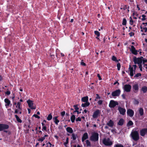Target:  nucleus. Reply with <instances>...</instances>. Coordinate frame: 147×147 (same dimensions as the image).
I'll use <instances>...</instances> for the list:
<instances>
[{"label":"nucleus","instance_id":"nucleus-4","mask_svg":"<svg viewBox=\"0 0 147 147\" xmlns=\"http://www.w3.org/2000/svg\"><path fill=\"white\" fill-rule=\"evenodd\" d=\"M98 134L96 132H94L92 134L90 138L91 140L93 141H96L98 140Z\"/></svg>","mask_w":147,"mask_h":147},{"label":"nucleus","instance_id":"nucleus-52","mask_svg":"<svg viewBox=\"0 0 147 147\" xmlns=\"http://www.w3.org/2000/svg\"><path fill=\"white\" fill-rule=\"evenodd\" d=\"M81 118H80V117H78V118L76 119V121H81Z\"/></svg>","mask_w":147,"mask_h":147},{"label":"nucleus","instance_id":"nucleus-49","mask_svg":"<svg viewBox=\"0 0 147 147\" xmlns=\"http://www.w3.org/2000/svg\"><path fill=\"white\" fill-rule=\"evenodd\" d=\"M33 117H34L36 118H37L38 119H39L40 118V117L39 116H38L36 114H34L33 116Z\"/></svg>","mask_w":147,"mask_h":147},{"label":"nucleus","instance_id":"nucleus-32","mask_svg":"<svg viewBox=\"0 0 147 147\" xmlns=\"http://www.w3.org/2000/svg\"><path fill=\"white\" fill-rule=\"evenodd\" d=\"M127 23V20L125 18H123V20L122 24L123 25H125Z\"/></svg>","mask_w":147,"mask_h":147},{"label":"nucleus","instance_id":"nucleus-28","mask_svg":"<svg viewBox=\"0 0 147 147\" xmlns=\"http://www.w3.org/2000/svg\"><path fill=\"white\" fill-rule=\"evenodd\" d=\"M15 117L17 121L19 123H21L22 122V121L21 119L17 115H15Z\"/></svg>","mask_w":147,"mask_h":147},{"label":"nucleus","instance_id":"nucleus-63","mask_svg":"<svg viewBox=\"0 0 147 147\" xmlns=\"http://www.w3.org/2000/svg\"><path fill=\"white\" fill-rule=\"evenodd\" d=\"M142 24L143 25L145 24V26H146L147 25V22H146V23L143 22L142 23Z\"/></svg>","mask_w":147,"mask_h":147},{"label":"nucleus","instance_id":"nucleus-10","mask_svg":"<svg viewBox=\"0 0 147 147\" xmlns=\"http://www.w3.org/2000/svg\"><path fill=\"white\" fill-rule=\"evenodd\" d=\"M120 93V90L119 89H118L112 92V96L113 97L116 96H118L119 95Z\"/></svg>","mask_w":147,"mask_h":147},{"label":"nucleus","instance_id":"nucleus-54","mask_svg":"<svg viewBox=\"0 0 147 147\" xmlns=\"http://www.w3.org/2000/svg\"><path fill=\"white\" fill-rule=\"evenodd\" d=\"M97 76L98 77L99 80H102V78L99 74H97Z\"/></svg>","mask_w":147,"mask_h":147},{"label":"nucleus","instance_id":"nucleus-13","mask_svg":"<svg viewBox=\"0 0 147 147\" xmlns=\"http://www.w3.org/2000/svg\"><path fill=\"white\" fill-rule=\"evenodd\" d=\"M131 48L130 50L131 52L132 53L135 55H137L138 54V51L135 49L133 45L131 46Z\"/></svg>","mask_w":147,"mask_h":147},{"label":"nucleus","instance_id":"nucleus-26","mask_svg":"<svg viewBox=\"0 0 147 147\" xmlns=\"http://www.w3.org/2000/svg\"><path fill=\"white\" fill-rule=\"evenodd\" d=\"M66 130L67 132L70 133H72L73 132L72 129L71 128L69 127H67L66 128Z\"/></svg>","mask_w":147,"mask_h":147},{"label":"nucleus","instance_id":"nucleus-64","mask_svg":"<svg viewBox=\"0 0 147 147\" xmlns=\"http://www.w3.org/2000/svg\"><path fill=\"white\" fill-rule=\"evenodd\" d=\"M137 7L138 9V10H139L140 9L139 7V5H137Z\"/></svg>","mask_w":147,"mask_h":147},{"label":"nucleus","instance_id":"nucleus-7","mask_svg":"<svg viewBox=\"0 0 147 147\" xmlns=\"http://www.w3.org/2000/svg\"><path fill=\"white\" fill-rule=\"evenodd\" d=\"M100 113V111L98 110H97L94 112L92 115V117L94 119L96 118L99 115Z\"/></svg>","mask_w":147,"mask_h":147},{"label":"nucleus","instance_id":"nucleus-53","mask_svg":"<svg viewBox=\"0 0 147 147\" xmlns=\"http://www.w3.org/2000/svg\"><path fill=\"white\" fill-rule=\"evenodd\" d=\"M21 110H19L18 109H16L15 111V113H18L19 111H20Z\"/></svg>","mask_w":147,"mask_h":147},{"label":"nucleus","instance_id":"nucleus-39","mask_svg":"<svg viewBox=\"0 0 147 147\" xmlns=\"http://www.w3.org/2000/svg\"><path fill=\"white\" fill-rule=\"evenodd\" d=\"M143 60H142V62H143V64L144 65L145 64V63H147V59H146L144 58L143 57Z\"/></svg>","mask_w":147,"mask_h":147},{"label":"nucleus","instance_id":"nucleus-50","mask_svg":"<svg viewBox=\"0 0 147 147\" xmlns=\"http://www.w3.org/2000/svg\"><path fill=\"white\" fill-rule=\"evenodd\" d=\"M134 103L135 104H138L139 103V102L137 100H135L134 101Z\"/></svg>","mask_w":147,"mask_h":147},{"label":"nucleus","instance_id":"nucleus-47","mask_svg":"<svg viewBox=\"0 0 147 147\" xmlns=\"http://www.w3.org/2000/svg\"><path fill=\"white\" fill-rule=\"evenodd\" d=\"M130 20L129 21L130 24L131 25H132L133 24V20H132V19L131 18V17H130Z\"/></svg>","mask_w":147,"mask_h":147},{"label":"nucleus","instance_id":"nucleus-41","mask_svg":"<svg viewBox=\"0 0 147 147\" xmlns=\"http://www.w3.org/2000/svg\"><path fill=\"white\" fill-rule=\"evenodd\" d=\"M142 17L143 18H142V20L143 21H144L145 20H146V16L144 15H142Z\"/></svg>","mask_w":147,"mask_h":147},{"label":"nucleus","instance_id":"nucleus-61","mask_svg":"<svg viewBox=\"0 0 147 147\" xmlns=\"http://www.w3.org/2000/svg\"><path fill=\"white\" fill-rule=\"evenodd\" d=\"M129 34L130 35V36H132L134 35V33L132 32H131L129 33Z\"/></svg>","mask_w":147,"mask_h":147},{"label":"nucleus","instance_id":"nucleus-40","mask_svg":"<svg viewBox=\"0 0 147 147\" xmlns=\"http://www.w3.org/2000/svg\"><path fill=\"white\" fill-rule=\"evenodd\" d=\"M117 69L118 70H120V68L121 67V65L119 63H118L117 64Z\"/></svg>","mask_w":147,"mask_h":147},{"label":"nucleus","instance_id":"nucleus-60","mask_svg":"<svg viewBox=\"0 0 147 147\" xmlns=\"http://www.w3.org/2000/svg\"><path fill=\"white\" fill-rule=\"evenodd\" d=\"M10 94V92L9 91H7L6 92V94L7 95H9Z\"/></svg>","mask_w":147,"mask_h":147},{"label":"nucleus","instance_id":"nucleus-59","mask_svg":"<svg viewBox=\"0 0 147 147\" xmlns=\"http://www.w3.org/2000/svg\"><path fill=\"white\" fill-rule=\"evenodd\" d=\"M143 29L145 30L144 31L145 32H147V28L145 27L143 28Z\"/></svg>","mask_w":147,"mask_h":147},{"label":"nucleus","instance_id":"nucleus-1","mask_svg":"<svg viewBox=\"0 0 147 147\" xmlns=\"http://www.w3.org/2000/svg\"><path fill=\"white\" fill-rule=\"evenodd\" d=\"M130 135L132 139L135 141H137L139 139V133L137 131L132 130Z\"/></svg>","mask_w":147,"mask_h":147},{"label":"nucleus","instance_id":"nucleus-31","mask_svg":"<svg viewBox=\"0 0 147 147\" xmlns=\"http://www.w3.org/2000/svg\"><path fill=\"white\" fill-rule=\"evenodd\" d=\"M74 109H75V111H74V112H78V110L79 108L78 107V105H74Z\"/></svg>","mask_w":147,"mask_h":147},{"label":"nucleus","instance_id":"nucleus-37","mask_svg":"<svg viewBox=\"0 0 147 147\" xmlns=\"http://www.w3.org/2000/svg\"><path fill=\"white\" fill-rule=\"evenodd\" d=\"M86 143L88 146H90V143L88 140L86 141Z\"/></svg>","mask_w":147,"mask_h":147},{"label":"nucleus","instance_id":"nucleus-21","mask_svg":"<svg viewBox=\"0 0 147 147\" xmlns=\"http://www.w3.org/2000/svg\"><path fill=\"white\" fill-rule=\"evenodd\" d=\"M21 103L20 102H18L17 104V105L16 106V107L19 110H22V108L21 107L20 105Z\"/></svg>","mask_w":147,"mask_h":147},{"label":"nucleus","instance_id":"nucleus-38","mask_svg":"<svg viewBox=\"0 0 147 147\" xmlns=\"http://www.w3.org/2000/svg\"><path fill=\"white\" fill-rule=\"evenodd\" d=\"M95 34L98 37H99L100 36V33L97 31H94Z\"/></svg>","mask_w":147,"mask_h":147},{"label":"nucleus","instance_id":"nucleus-18","mask_svg":"<svg viewBox=\"0 0 147 147\" xmlns=\"http://www.w3.org/2000/svg\"><path fill=\"white\" fill-rule=\"evenodd\" d=\"M81 100L83 102H87L88 100V96H85L82 98Z\"/></svg>","mask_w":147,"mask_h":147},{"label":"nucleus","instance_id":"nucleus-36","mask_svg":"<svg viewBox=\"0 0 147 147\" xmlns=\"http://www.w3.org/2000/svg\"><path fill=\"white\" fill-rule=\"evenodd\" d=\"M115 147H124L122 145L119 144H117L115 146Z\"/></svg>","mask_w":147,"mask_h":147},{"label":"nucleus","instance_id":"nucleus-56","mask_svg":"<svg viewBox=\"0 0 147 147\" xmlns=\"http://www.w3.org/2000/svg\"><path fill=\"white\" fill-rule=\"evenodd\" d=\"M51 143L50 142H49L47 144V147H51Z\"/></svg>","mask_w":147,"mask_h":147},{"label":"nucleus","instance_id":"nucleus-30","mask_svg":"<svg viewBox=\"0 0 147 147\" xmlns=\"http://www.w3.org/2000/svg\"><path fill=\"white\" fill-rule=\"evenodd\" d=\"M52 118V116L51 114H49L47 117V120L49 121L51 120Z\"/></svg>","mask_w":147,"mask_h":147},{"label":"nucleus","instance_id":"nucleus-34","mask_svg":"<svg viewBox=\"0 0 147 147\" xmlns=\"http://www.w3.org/2000/svg\"><path fill=\"white\" fill-rule=\"evenodd\" d=\"M133 124V123L132 121H129L128 122L127 124V126H129L132 125Z\"/></svg>","mask_w":147,"mask_h":147},{"label":"nucleus","instance_id":"nucleus-25","mask_svg":"<svg viewBox=\"0 0 147 147\" xmlns=\"http://www.w3.org/2000/svg\"><path fill=\"white\" fill-rule=\"evenodd\" d=\"M90 104L89 102H85V103H83L82 105V106L83 107H86L88 106Z\"/></svg>","mask_w":147,"mask_h":147},{"label":"nucleus","instance_id":"nucleus-2","mask_svg":"<svg viewBox=\"0 0 147 147\" xmlns=\"http://www.w3.org/2000/svg\"><path fill=\"white\" fill-rule=\"evenodd\" d=\"M102 142L106 146H111L113 144V142L108 138H104L102 140Z\"/></svg>","mask_w":147,"mask_h":147},{"label":"nucleus","instance_id":"nucleus-48","mask_svg":"<svg viewBox=\"0 0 147 147\" xmlns=\"http://www.w3.org/2000/svg\"><path fill=\"white\" fill-rule=\"evenodd\" d=\"M102 100H99L98 102V104L99 105H101L102 104Z\"/></svg>","mask_w":147,"mask_h":147},{"label":"nucleus","instance_id":"nucleus-62","mask_svg":"<svg viewBox=\"0 0 147 147\" xmlns=\"http://www.w3.org/2000/svg\"><path fill=\"white\" fill-rule=\"evenodd\" d=\"M144 67L147 69V64H144Z\"/></svg>","mask_w":147,"mask_h":147},{"label":"nucleus","instance_id":"nucleus-14","mask_svg":"<svg viewBox=\"0 0 147 147\" xmlns=\"http://www.w3.org/2000/svg\"><path fill=\"white\" fill-rule=\"evenodd\" d=\"M134 111L133 110L131 109H128L127 111V115L130 117H132L134 115Z\"/></svg>","mask_w":147,"mask_h":147},{"label":"nucleus","instance_id":"nucleus-9","mask_svg":"<svg viewBox=\"0 0 147 147\" xmlns=\"http://www.w3.org/2000/svg\"><path fill=\"white\" fill-rule=\"evenodd\" d=\"M131 87L129 84H125L124 86V90L126 92H129L131 89Z\"/></svg>","mask_w":147,"mask_h":147},{"label":"nucleus","instance_id":"nucleus-45","mask_svg":"<svg viewBox=\"0 0 147 147\" xmlns=\"http://www.w3.org/2000/svg\"><path fill=\"white\" fill-rule=\"evenodd\" d=\"M96 97L95 100H96L97 99H100V97L99 96V95L98 94H96Z\"/></svg>","mask_w":147,"mask_h":147},{"label":"nucleus","instance_id":"nucleus-8","mask_svg":"<svg viewBox=\"0 0 147 147\" xmlns=\"http://www.w3.org/2000/svg\"><path fill=\"white\" fill-rule=\"evenodd\" d=\"M9 125L5 124H0V131L4 130L6 129H7L9 128Z\"/></svg>","mask_w":147,"mask_h":147},{"label":"nucleus","instance_id":"nucleus-12","mask_svg":"<svg viewBox=\"0 0 147 147\" xmlns=\"http://www.w3.org/2000/svg\"><path fill=\"white\" fill-rule=\"evenodd\" d=\"M118 110L120 114L123 115L125 114L126 112L125 109L121 107H119L118 108Z\"/></svg>","mask_w":147,"mask_h":147},{"label":"nucleus","instance_id":"nucleus-29","mask_svg":"<svg viewBox=\"0 0 147 147\" xmlns=\"http://www.w3.org/2000/svg\"><path fill=\"white\" fill-rule=\"evenodd\" d=\"M71 121L72 123H74V122L75 119V116L74 115H73L71 117Z\"/></svg>","mask_w":147,"mask_h":147},{"label":"nucleus","instance_id":"nucleus-27","mask_svg":"<svg viewBox=\"0 0 147 147\" xmlns=\"http://www.w3.org/2000/svg\"><path fill=\"white\" fill-rule=\"evenodd\" d=\"M139 113L141 116H142L144 114V110L142 108H140L139 110Z\"/></svg>","mask_w":147,"mask_h":147},{"label":"nucleus","instance_id":"nucleus-58","mask_svg":"<svg viewBox=\"0 0 147 147\" xmlns=\"http://www.w3.org/2000/svg\"><path fill=\"white\" fill-rule=\"evenodd\" d=\"M81 64L82 65H83V66H85L86 64L85 63H84L82 61L81 63Z\"/></svg>","mask_w":147,"mask_h":147},{"label":"nucleus","instance_id":"nucleus-22","mask_svg":"<svg viewBox=\"0 0 147 147\" xmlns=\"http://www.w3.org/2000/svg\"><path fill=\"white\" fill-rule=\"evenodd\" d=\"M124 121L123 119H121L118 122V124L119 125H122L123 124Z\"/></svg>","mask_w":147,"mask_h":147},{"label":"nucleus","instance_id":"nucleus-33","mask_svg":"<svg viewBox=\"0 0 147 147\" xmlns=\"http://www.w3.org/2000/svg\"><path fill=\"white\" fill-rule=\"evenodd\" d=\"M112 60L114 61H115L117 62H118V61L117 59V58L116 57L114 56H113L112 57Z\"/></svg>","mask_w":147,"mask_h":147},{"label":"nucleus","instance_id":"nucleus-55","mask_svg":"<svg viewBox=\"0 0 147 147\" xmlns=\"http://www.w3.org/2000/svg\"><path fill=\"white\" fill-rule=\"evenodd\" d=\"M133 67H134V72H135V70L136 69V67H137V66L135 64V65H133Z\"/></svg>","mask_w":147,"mask_h":147},{"label":"nucleus","instance_id":"nucleus-35","mask_svg":"<svg viewBox=\"0 0 147 147\" xmlns=\"http://www.w3.org/2000/svg\"><path fill=\"white\" fill-rule=\"evenodd\" d=\"M76 135L74 134H72V138L73 140H75L76 139Z\"/></svg>","mask_w":147,"mask_h":147},{"label":"nucleus","instance_id":"nucleus-51","mask_svg":"<svg viewBox=\"0 0 147 147\" xmlns=\"http://www.w3.org/2000/svg\"><path fill=\"white\" fill-rule=\"evenodd\" d=\"M65 114V112L64 111H63L61 113V115L62 117H63Z\"/></svg>","mask_w":147,"mask_h":147},{"label":"nucleus","instance_id":"nucleus-20","mask_svg":"<svg viewBox=\"0 0 147 147\" xmlns=\"http://www.w3.org/2000/svg\"><path fill=\"white\" fill-rule=\"evenodd\" d=\"M107 125L109 127H112L114 125V123L113 121L110 120L109 122L107 123Z\"/></svg>","mask_w":147,"mask_h":147},{"label":"nucleus","instance_id":"nucleus-5","mask_svg":"<svg viewBox=\"0 0 147 147\" xmlns=\"http://www.w3.org/2000/svg\"><path fill=\"white\" fill-rule=\"evenodd\" d=\"M118 105V102L113 100H111L109 105V107L111 108H114Z\"/></svg>","mask_w":147,"mask_h":147},{"label":"nucleus","instance_id":"nucleus-57","mask_svg":"<svg viewBox=\"0 0 147 147\" xmlns=\"http://www.w3.org/2000/svg\"><path fill=\"white\" fill-rule=\"evenodd\" d=\"M139 68L140 69V70L141 71H142V65H139Z\"/></svg>","mask_w":147,"mask_h":147},{"label":"nucleus","instance_id":"nucleus-44","mask_svg":"<svg viewBox=\"0 0 147 147\" xmlns=\"http://www.w3.org/2000/svg\"><path fill=\"white\" fill-rule=\"evenodd\" d=\"M45 137H41L40 138L39 140H38V141H41V142H42L45 139Z\"/></svg>","mask_w":147,"mask_h":147},{"label":"nucleus","instance_id":"nucleus-43","mask_svg":"<svg viewBox=\"0 0 147 147\" xmlns=\"http://www.w3.org/2000/svg\"><path fill=\"white\" fill-rule=\"evenodd\" d=\"M68 140L69 138H67L66 139V141L64 143V145L65 146L66 145V144H67L68 143Z\"/></svg>","mask_w":147,"mask_h":147},{"label":"nucleus","instance_id":"nucleus-15","mask_svg":"<svg viewBox=\"0 0 147 147\" xmlns=\"http://www.w3.org/2000/svg\"><path fill=\"white\" fill-rule=\"evenodd\" d=\"M4 101L6 103L5 106L6 108H7L8 106H11L12 104H10V101L8 99H5Z\"/></svg>","mask_w":147,"mask_h":147},{"label":"nucleus","instance_id":"nucleus-3","mask_svg":"<svg viewBox=\"0 0 147 147\" xmlns=\"http://www.w3.org/2000/svg\"><path fill=\"white\" fill-rule=\"evenodd\" d=\"M143 57H138L137 58L136 57H134V64H138L139 65H142V60H143Z\"/></svg>","mask_w":147,"mask_h":147},{"label":"nucleus","instance_id":"nucleus-23","mask_svg":"<svg viewBox=\"0 0 147 147\" xmlns=\"http://www.w3.org/2000/svg\"><path fill=\"white\" fill-rule=\"evenodd\" d=\"M57 117H55L53 118V119L54 120V121L57 125H58V123L59 122V121L57 119Z\"/></svg>","mask_w":147,"mask_h":147},{"label":"nucleus","instance_id":"nucleus-6","mask_svg":"<svg viewBox=\"0 0 147 147\" xmlns=\"http://www.w3.org/2000/svg\"><path fill=\"white\" fill-rule=\"evenodd\" d=\"M27 102L28 104L29 107L31 109H36V106L33 105L34 103L32 101L28 100L27 101Z\"/></svg>","mask_w":147,"mask_h":147},{"label":"nucleus","instance_id":"nucleus-11","mask_svg":"<svg viewBox=\"0 0 147 147\" xmlns=\"http://www.w3.org/2000/svg\"><path fill=\"white\" fill-rule=\"evenodd\" d=\"M140 135L142 136H144L146 134H147V128H145L142 129L140 131Z\"/></svg>","mask_w":147,"mask_h":147},{"label":"nucleus","instance_id":"nucleus-24","mask_svg":"<svg viewBox=\"0 0 147 147\" xmlns=\"http://www.w3.org/2000/svg\"><path fill=\"white\" fill-rule=\"evenodd\" d=\"M141 90L144 93L146 92L147 91V87L146 86L143 87L141 89Z\"/></svg>","mask_w":147,"mask_h":147},{"label":"nucleus","instance_id":"nucleus-17","mask_svg":"<svg viewBox=\"0 0 147 147\" xmlns=\"http://www.w3.org/2000/svg\"><path fill=\"white\" fill-rule=\"evenodd\" d=\"M129 69L130 71V75L132 77L133 76V73L134 72V70L133 69V67H131L130 65H129Z\"/></svg>","mask_w":147,"mask_h":147},{"label":"nucleus","instance_id":"nucleus-42","mask_svg":"<svg viewBox=\"0 0 147 147\" xmlns=\"http://www.w3.org/2000/svg\"><path fill=\"white\" fill-rule=\"evenodd\" d=\"M141 74L140 73H137V74H136L135 76H134L135 77L137 78L139 77V76H141Z\"/></svg>","mask_w":147,"mask_h":147},{"label":"nucleus","instance_id":"nucleus-46","mask_svg":"<svg viewBox=\"0 0 147 147\" xmlns=\"http://www.w3.org/2000/svg\"><path fill=\"white\" fill-rule=\"evenodd\" d=\"M47 128L46 126H45L44 127H43L42 129V130L43 131H47Z\"/></svg>","mask_w":147,"mask_h":147},{"label":"nucleus","instance_id":"nucleus-19","mask_svg":"<svg viewBox=\"0 0 147 147\" xmlns=\"http://www.w3.org/2000/svg\"><path fill=\"white\" fill-rule=\"evenodd\" d=\"M133 88L135 90L138 91L139 89V86L138 84H134L133 86Z\"/></svg>","mask_w":147,"mask_h":147},{"label":"nucleus","instance_id":"nucleus-16","mask_svg":"<svg viewBox=\"0 0 147 147\" xmlns=\"http://www.w3.org/2000/svg\"><path fill=\"white\" fill-rule=\"evenodd\" d=\"M88 138V133L86 132L84 133L82 137V142H84V141Z\"/></svg>","mask_w":147,"mask_h":147}]
</instances>
